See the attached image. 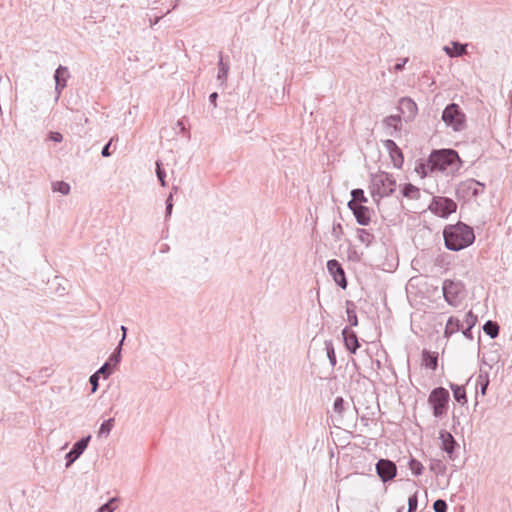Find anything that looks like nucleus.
<instances>
[{
    "label": "nucleus",
    "instance_id": "1",
    "mask_svg": "<svg viewBox=\"0 0 512 512\" xmlns=\"http://www.w3.org/2000/svg\"><path fill=\"white\" fill-rule=\"evenodd\" d=\"M445 247L451 251H460L475 241L474 230L463 222L447 225L443 230Z\"/></svg>",
    "mask_w": 512,
    "mask_h": 512
},
{
    "label": "nucleus",
    "instance_id": "2",
    "mask_svg": "<svg viewBox=\"0 0 512 512\" xmlns=\"http://www.w3.org/2000/svg\"><path fill=\"white\" fill-rule=\"evenodd\" d=\"M462 162L458 153L453 149L434 150L428 159V166L431 170L455 171Z\"/></svg>",
    "mask_w": 512,
    "mask_h": 512
},
{
    "label": "nucleus",
    "instance_id": "3",
    "mask_svg": "<svg viewBox=\"0 0 512 512\" xmlns=\"http://www.w3.org/2000/svg\"><path fill=\"white\" fill-rule=\"evenodd\" d=\"M396 190L395 178L386 172H378L371 175L370 192L375 202L381 198L390 196Z\"/></svg>",
    "mask_w": 512,
    "mask_h": 512
},
{
    "label": "nucleus",
    "instance_id": "4",
    "mask_svg": "<svg viewBox=\"0 0 512 512\" xmlns=\"http://www.w3.org/2000/svg\"><path fill=\"white\" fill-rule=\"evenodd\" d=\"M450 394L444 387L434 388L428 396V404L435 418H442L448 412Z\"/></svg>",
    "mask_w": 512,
    "mask_h": 512
},
{
    "label": "nucleus",
    "instance_id": "5",
    "mask_svg": "<svg viewBox=\"0 0 512 512\" xmlns=\"http://www.w3.org/2000/svg\"><path fill=\"white\" fill-rule=\"evenodd\" d=\"M441 118L448 127L456 132L466 128V115L456 103L448 104L443 110Z\"/></svg>",
    "mask_w": 512,
    "mask_h": 512
},
{
    "label": "nucleus",
    "instance_id": "6",
    "mask_svg": "<svg viewBox=\"0 0 512 512\" xmlns=\"http://www.w3.org/2000/svg\"><path fill=\"white\" fill-rule=\"evenodd\" d=\"M485 184L475 179H466L461 181L456 188V196L464 201L476 198L484 192Z\"/></svg>",
    "mask_w": 512,
    "mask_h": 512
},
{
    "label": "nucleus",
    "instance_id": "7",
    "mask_svg": "<svg viewBox=\"0 0 512 512\" xmlns=\"http://www.w3.org/2000/svg\"><path fill=\"white\" fill-rule=\"evenodd\" d=\"M428 208L435 215L447 218L456 211L457 204L448 197L435 196Z\"/></svg>",
    "mask_w": 512,
    "mask_h": 512
},
{
    "label": "nucleus",
    "instance_id": "8",
    "mask_svg": "<svg viewBox=\"0 0 512 512\" xmlns=\"http://www.w3.org/2000/svg\"><path fill=\"white\" fill-rule=\"evenodd\" d=\"M463 288L464 286L460 281L446 279L442 286L445 301L451 306H457L460 302V294Z\"/></svg>",
    "mask_w": 512,
    "mask_h": 512
},
{
    "label": "nucleus",
    "instance_id": "9",
    "mask_svg": "<svg viewBox=\"0 0 512 512\" xmlns=\"http://www.w3.org/2000/svg\"><path fill=\"white\" fill-rule=\"evenodd\" d=\"M327 269L335 283L342 289H346L348 281L342 264L336 259H331L327 261Z\"/></svg>",
    "mask_w": 512,
    "mask_h": 512
},
{
    "label": "nucleus",
    "instance_id": "10",
    "mask_svg": "<svg viewBox=\"0 0 512 512\" xmlns=\"http://www.w3.org/2000/svg\"><path fill=\"white\" fill-rule=\"evenodd\" d=\"M90 440L91 435H88L86 437H82L73 444L71 450L65 455L66 468H69L83 454L88 447Z\"/></svg>",
    "mask_w": 512,
    "mask_h": 512
},
{
    "label": "nucleus",
    "instance_id": "11",
    "mask_svg": "<svg viewBox=\"0 0 512 512\" xmlns=\"http://www.w3.org/2000/svg\"><path fill=\"white\" fill-rule=\"evenodd\" d=\"M376 471L380 479L386 483L395 478L397 474V467L391 460L380 459L376 464Z\"/></svg>",
    "mask_w": 512,
    "mask_h": 512
},
{
    "label": "nucleus",
    "instance_id": "12",
    "mask_svg": "<svg viewBox=\"0 0 512 512\" xmlns=\"http://www.w3.org/2000/svg\"><path fill=\"white\" fill-rule=\"evenodd\" d=\"M348 208L352 211L356 222L361 226H367L371 222V214L373 211L365 205L355 204L353 201H349L347 204Z\"/></svg>",
    "mask_w": 512,
    "mask_h": 512
},
{
    "label": "nucleus",
    "instance_id": "13",
    "mask_svg": "<svg viewBox=\"0 0 512 512\" xmlns=\"http://www.w3.org/2000/svg\"><path fill=\"white\" fill-rule=\"evenodd\" d=\"M439 439L441 441V449L447 453L448 459L454 461L456 459L455 449L459 447L453 435L446 431L439 432Z\"/></svg>",
    "mask_w": 512,
    "mask_h": 512
},
{
    "label": "nucleus",
    "instance_id": "14",
    "mask_svg": "<svg viewBox=\"0 0 512 512\" xmlns=\"http://www.w3.org/2000/svg\"><path fill=\"white\" fill-rule=\"evenodd\" d=\"M69 77V70L66 66L59 65L56 68L54 73L56 100L59 99L62 90L66 87Z\"/></svg>",
    "mask_w": 512,
    "mask_h": 512
},
{
    "label": "nucleus",
    "instance_id": "15",
    "mask_svg": "<svg viewBox=\"0 0 512 512\" xmlns=\"http://www.w3.org/2000/svg\"><path fill=\"white\" fill-rule=\"evenodd\" d=\"M342 337L346 349L351 354H355L360 347L357 334L350 327H344L342 330Z\"/></svg>",
    "mask_w": 512,
    "mask_h": 512
},
{
    "label": "nucleus",
    "instance_id": "16",
    "mask_svg": "<svg viewBox=\"0 0 512 512\" xmlns=\"http://www.w3.org/2000/svg\"><path fill=\"white\" fill-rule=\"evenodd\" d=\"M383 124L388 130L390 136H396L401 131L402 121L400 115H390L384 118Z\"/></svg>",
    "mask_w": 512,
    "mask_h": 512
},
{
    "label": "nucleus",
    "instance_id": "17",
    "mask_svg": "<svg viewBox=\"0 0 512 512\" xmlns=\"http://www.w3.org/2000/svg\"><path fill=\"white\" fill-rule=\"evenodd\" d=\"M229 69V63L224 61L222 52H219L217 80L220 82L221 86H225L226 84Z\"/></svg>",
    "mask_w": 512,
    "mask_h": 512
},
{
    "label": "nucleus",
    "instance_id": "18",
    "mask_svg": "<svg viewBox=\"0 0 512 512\" xmlns=\"http://www.w3.org/2000/svg\"><path fill=\"white\" fill-rule=\"evenodd\" d=\"M399 109L403 114L408 113L409 118L414 117L417 113L416 103L408 97H403L400 99Z\"/></svg>",
    "mask_w": 512,
    "mask_h": 512
},
{
    "label": "nucleus",
    "instance_id": "19",
    "mask_svg": "<svg viewBox=\"0 0 512 512\" xmlns=\"http://www.w3.org/2000/svg\"><path fill=\"white\" fill-rule=\"evenodd\" d=\"M461 328V321L458 318L451 316L447 320L446 327L444 330V336L449 338L451 335L458 332Z\"/></svg>",
    "mask_w": 512,
    "mask_h": 512
},
{
    "label": "nucleus",
    "instance_id": "20",
    "mask_svg": "<svg viewBox=\"0 0 512 512\" xmlns=\"http://www.w3.org/2000/svg\"><path fill=\"white\" fill-rule=\"evenodd\" d=\"M449 387L453 392L454 399L461 405L467 404L466 390L464 386H460L454 383H450Z\"/></svg>",
    "mask_w": 512,
    "mask_h": 512
},
{
    "label": "nucleus",
    "instance_id": "21",
    "mask_svg": "<svg viewBox=\"0 0 512 512\" xmlns=\"http://www.w3.org/2000/svg\"><path fill=\"white\" fill-rule=\"evenodd\" d=\"M356 234L357 239L366 247L370 246L375 240V236L368 229L358 228Z\"/></svg>",
    "mask_w": 512,
    "mask_h": 512
},
{
    "label": "nucleus",
    "instance_id": "22",
    "mask_svg": "<svg viewBox=\"0 0 512 512\" xmlns=\"http://www.w3.org/2000/svg\"><path fill=\"white\" fill-rule=\"evenodd\" d=\"M346 314H347V321L349 322L351 327L358 326V317L356 314V306L354 302L348 300L346 301Z\"/></svg>",
    "mask_w": 512,
    "mask_h": 512
},
{
    "label": "nucleus",
    "instance_id": "23",
    "mask_svg": "<svg viewBox=\"0 0 512 512\" xmlns=\"http://www.w3.org/2000/svg\"><path fill=\"white\" fill-rule=\"evenodd\" d=\"M483 331L486 335H488L491 339H495L499 335L500 326L497 322L488 320L483 325Z\"/></svg>",
    "mask_w": 512,
    "mask_h": 512
},
{
    "label": "nucleus",
    "instance_id": "24",
    "mask_svg": "<svg viewBox=\"0 0 512 512\" xmlns=\"http://www.w3.org/2000/svg\"><path fill=\"white\" fill-rule=\"evenodd\" d=\"M429 469L436 476H443L446 473L447 467L442 460L431 459L429 463Z\"/></svg>",
    "mask_w": 512,
    "mask_h": 512
},
{
    "label": "nucleus",
    "instance_id": "25",
    "mask_svg": "<svg viewBox=\"0 0 512 512\" xmlns=\"http://www.w3.org/2000/svg\"><path fill=\"white\" fill-rule=\"evenodd\" d=\"M401 194L408 199H418L420 197V190L411 183H407L402 187Z\"/></svg>",
    "mask_w": 512,
    "mask_h": 512
},
{
    "label": "nucleus",
    "instance_id": "26",
    "mask_svg": "<svg viewBox=\"0 0 512 512\" xmlns=\"http://www.w3.org/2000/svg\"><path fill=\"white\" fill-rule=\"evenodd\" d=\"M466 46L467 45H463L459 42H453L452 49L449 48L448 46H445L444 51L450 57H459L466 53Z\"/></svg>",
    "mask_w": 512,
    "mask_h": 512
},
{
    "label": "nucleus",
    "instance_id": "27",
    "mask_svg": "<svg viewBox=\"0 0 512 512\" xmlns=\"http://www.w3.org/2000/svg\"><path fill=\"white\" fill-rule=\"evenodd\" d=\"M423 362L426 367L435 370L437 368L438 357L435 354L430 353L427 350H424L422 353Z\"/></svg>",
    "mask_w": 512,
    "mask_h": 512
},
{
    "label": "nucleus",
    "instance_id": "28",
    "mask_svg": "<svg viewBox=\"0 0 512 512\" xmlns=\"http://www.w3.org/2000/svg\"><path fill=\"white\" fill-rule=\"evenodd\" d=\"M325 344V350L327 353V357L329 359V363L332 367H335L337 364V359L335 355V349L332 340H326L324 342Z\"/></svg>",
    "mask_w": 512,
    "mask_h": 512
},
{
    "label": "nucleus",
    "instance_id": "29",
    "mask_svg": "<svg viewBox=\"0 0 512 512\" xmlns=\"http://www.w3.org/2000/svg\"><path fill=\"white\" fill-rule=\"evenodd\" d=\"M352 199L350 201L355 202V204L358 205H364L368 201L367 197L364 194V191L362 189H353L351 191Z\"/></svg>",
    "mask_w": 512,
    "mask_h": 512
},
{
    "label": "nucleus",
    "instance_id": "30",
    "mask_svg": "<svg viewBox=\"0 0 512 512\" xmlns=\"http://www.w3.org/2000/svg\"><path fill=\"white\" fill-rule=\"evenodd\" d=\"M409 469L411 470L412 474L415 476H420L423 473L424 466L420 461H418L415 458H410L408 462Z\"/></svg>",
    "mask_w": 512,
    "mask_h": 512
},
{
    "label": "nucleus",
    "instance_id": "31",
    "mask_svg": "<svg viewBox=\"0 0 512 512\" xmlns=\"http://www.w3.org/2000/svg\"><path fill=\"white\" fill-rule=\"evenodd\" d=\"M121 352H122V346H120V344H118L107 361V362H110V365L112 367H116L120 363L121 358H122Z\"/></svg>",
    "mask_w": 512,
    "mask_h": 512
},
{
    "label": "nucleus",
    "instance_id": "32",
    "mask_svg": "<svg viewBox=\"0 0 512 512\" xmlns=\"http://www.w3.org/2000/svg\"><path fill=\"white\" fill-rule=\"evenodd\" d=\"M391 160L395 167L401 168L404 162L403 153L400 148L390 153Z\"/></svg>",
    "mask_w": 512,
    "mask_h": 512
},
{
    "label": "nucleus",
    "instance_id": "33",
    "mask_svg": "<svg viewBox=\"0 0 512 512\" xmlns=\"http://www.w3.org/2000/svg\"><path fill=\"white\" fill-rule=\"evenodd\" d=\"M156 176L161 186H166V172L161 161H156Z\"/></svg>",
    "mask_w": 512,
    "mask_h": 512
},
{
    "label": "nucleus",
    "instance_id": "34",
    "mask_svg": "<svg viewBox=\"0 0 512 512\" xmlns=\"http://www.w3.org/2000/svg\"><path fill=\"white\" fill-rule=\"evenodd\" d=\"M113 425H114V419L113 418H110L108 420H105L101 426H100V429H99V436H108L113 428Z\"/></svg>",
    "mask_w": 512,
    "mask_h": 512
},
{
    "label": "nucleus",
    "instance_id": "35",
    "mask_svg": "<svg viewBox=\"0 0 512 512\" xmlns=\"http://www.w3.org/2000/svg\"><path fill=\"white\" fill-rule=\"evenodd\" d=\"M176 191H177V187L173 186L172 187V192H170L169 196L166 199L165 220H167L171 216V214H172V210H173V192H176Z\"/></svg>",
    "mask_w": 512,
    "mask_h": 512
},
{
    "label": "nucleus",
    "instance_id": "36",
    "mask_svg": "<svg viewBox=\"0 0 512 512\" xmlns=\"http://www.w3.org/2000/svg\"><path fill=\"white\" fill-rule=\"evenodd\" d=\"M53 190L61 193L62 195H67L70 192V185L64 181H58L53 184Z\"/></svg>",
    "mask_w": 512,
    "mask_h": 512
},
{
    "label": "nucleus",
    "instance_id": "37",
    "mask_svg": "<svg viewBox=\"0 0 512 512\" xmlns=\"http://www.w3.org/2000/svg\"><path fill=\"white\" fill-rule=\"evenodd\" d=\"M112 372L113 367L110 365V362H105L95 373L98 376L103 375L104 378H107Z\"/></svg>",
    "mask_w": 512,
    "mask_h": 512
},
{
    "label": "nucleus",
    "instance_id": "38",
    "mask_svg": "<svg viewBox=\"0 0 512 512\" xmlns=\"http://www.w3.org/2000/svg\"><path fill=\"white\" fill-rule=\"evenodd\" d=\"M345 401L342 397H337L333 404V411L342 417Z\"/></svg>",
    "mask_w": 512,
    "mask_h": 512
},
{
    "label": "nucleus",
    "instance_id": "39",
    "mask_svg": "<svg viewBox=\"0 0 512 512\" xmlns=\"http://www.w3.org/2000/svg\"><path fill=\"white\" fill-rule=\"evenodd\" d=\"M478 322V317L471 310L465 315L464 323L467 327L473 328Z\"/></svg>",
    "mask_w": 512,
    "mask_h": 512
},
{
    "label": "nucleus",
    "instance_id": "40",
    "mask_svg": "<svg viewBox=\"0 0 512 512\" xmlns=\"http://www.w3.org/2000/svg\"><path fill=\"white\" fill-rule=\"evenodd\" d=\"M418 507V492L416 491L413 495L408 498V511L414 512Z\"/></svg>",
    "mask_w": 512,
    "mask_h": 512
},
{
    "label": "nucleus",
    "instance_id": "41",
    "mask_svg": "<svg viewBox=\"0 0 512 512\" xmlns=\"http://www.w3.org/2000/svg\"><path fill=\"white\" fill-rule=\"evenodd\" d=\"M335 241H340L343 236V227L340 223H334L331 231Z\"/></svg>",
    "mask_w": 512,
    "mask_h": 512
},
{
    "label": "nucleus",
    "instance_id": "42",
    "mask_svg": "<svg viewBox=\"0 0 512 512\" xmlns=\"http://www.w3.org/2000/svg\"><path fill=\"white\" fill-rule=\"evenodd\" d=\"M433 509L435 512H447L448 510V505L446 503L445 500L443 499H437L434 503H433Z\"/></svg>",
    "mask_w": 512,
    "mask_h": 512
},
{
    "label": "nucleus",
    "instance_id": "43",
    "mask_svg": "<svg viewBox=\"0 0 512 512\" xmlns=\"http://www.w3.org/2000/svg\"><path fill=\"white\" fill-rule=\"evenodd\" d=\"M116 501V498H111L107 503L100 506L97 512H113L115 510L114 502Z\"/></svg>",
    "mask_w": 512,
    "mask_h": 512
},
{
    "label": "nucleus",
    "instance_id": "44",
    "mask_svg": "<svg viewBox=\"0 0 512 512\" xmlns=\"http://www.w3.org/2000/svg\"><path fill=\"white\" fill-rule=\"evenodd\" d=\"M99 378L100 376H98L96 373L92 374L89 378V382L92 386V393L96 392V390L98 389Z\"/></svg>",
    "mask_w": 512,
    "mask_h": 512
},
{
    "label": "nucleus",
    "instance_id": "45",
    "mask_svg": "<svg viewBox=\"0 0 512 512\" xmlns=\"http://www.w3.org/2000/svg\"><path fill=\"white\" fill-rule=\"evenodd\" d=\"M408 61H409V58H408V57L403 58V59H400V60H399V62H397V63L394 65V67H393L394 71H395V72H400V71H402V70L404 69V67H405V65H406V63H407Z\"/></svg>",
    "mask_w": 512,
    "mask_h": 512
},
{
    "label": "nucleus",
    "instance_id": "46",
    "mask_svg": "<svg viewBox=\"0 0 512 512\" xmlns=\"http://www.w3.org/2000/svg\"><path fill=\"white\" fill-rule=\"evenodd\" d=\"M384 146L386 147V149L389 151V154L391 152H393L394 150L398 149L399 147L396 145V143L391 140V139H387L384 141Z\"/></svg>",
    "mask_w": 512,
    "mask_h": 512
},
{
    "label": "nucleus",
    "instance_id": "47",
    "mask_svg": "<svg viewBox=\"0 0 512 512\" xmlns=\"http://www.w3.org/2000/svg\"><path fill=\"white\" fill-rule=\"evenodd\" d=\"M48 138H49V140H51L53 142H57V143H59L63 140V136L59 132H50Z\"/></svg>",
    "mask_w": 512,
    "mask_h": 512
},
{
    "label": "nucleus",
    "instance_id": "48",
    "mask_svg": "<svg viewBox=\"0 0 512 512\" xmlns=\"http://www.w3.org/2000/svg\"><path fill=\"white\" fill-rule=\"evenodd\" d=\"M113 139H111L103 148H102V151H101V155L102 157H109L111 155V152H110V146H111V143H112Z\"/></svg>",
    "mask_w": 512,
    "mask_h": 512
},
{
    "label": "nucleus",
    "instance_id": "49",
    "mask_svg": "<svg viewBox=\"0 0 512 512\" xmlns=\"http://www.w3.org/2000/svg\"><path fill=\"white\" fill-rule=\"evenodd\" d=\"M484 383L480 384V392L482 395H486V391L489 385V376H484Z\"/></svg>",
    "mask_w": 512,
    "mask_h": 512
},
{
    "label": "nucleus",
    "instance_id": "50",
    "mask_svg": "<svg viewBox=\"0 0 512 512\" xmlns=\"http://www.w3.org/2000/svg\"><path fill=\"white\" fill-rule=\"evenodd\" d=\"M120 330H121V332H122V338H121V340L119 341V343H118V344H120V346H123L124 341H125V339H126V335H127V330H128V329H127V327H126V326L122 325V326L120 327Z\"/></svg>",
    "mask_w": 512,
    "mask_h": 512
},
{
    "label": "nucleus",
    "instance_id": "51",
    "mask_svg": "<svg viewBox=\"0 0 512 512\" xmlns=\"http://www.w3.org/2000/svg\"><path fill=\"white\" fill-rule=\"evenodd\" d=\"M217 98H218V93L217 92H213L209 95V101L210 103L216 107L217 106Z\"/></svg>",
    "mask_w": 512,
    "mask_h": 512
},
{
    "label": "nucleus",
    "instance_id": "52",
    "mask_svg": "<svg viewBox=\"0 0 512 512\" xmlns=\"http://www.w3.org/2000/svg\"><path fill=\"white\" fill-rule=\"evenodd\" d=\"M471 330L472 328L469 327H466V329L462 330L463 335L469 340H473V334Z\"/></svg>",
    "mask_w": 512,
    "mask_h": 512
},
{
    "label": "nucleus",
    "instance_id": "53",
    "mask_svg": "<svg viewBox=\"0 0 512 512\" xmlns=\"http://www.w3.org/2000/svg\"><path fill=\"white\" fill-rule=\"evenodd\" d=\"M425 169H426V165L420 164L418 167H416V172L422 173L423 176H425L426 175Z\"/></svg>",
    "mask_w": 512,
    "mask_h": 512
},
{
    "label": "nucleus",
    "instance_id": "54",
    "mask_svg": "<svg viewBox=\"0 0 512 512\" xmlns=\"http://www.w3.org/2000/svg\"><path fill=\"white\" fill-rule=\"evenodd\" d=\"M484 376H489L488 373H480L477 377V384H482L484 383Z\"/></svg>",
    "mask_w": 512,
    "mask_h": 512
},
{
    "label": "nucleus",
    "instance_id": "55",
    "mask_svg": "<svg viewBox=\"0 0 512 512\" xmlns=\"http://www.w3.org/2000/svg\"><path fill=\"white\" fill-rule=\"evenodd\" d=\"M176 126L179 127L181 132H183V133L185 132V125L182 120H178L176 123Z\"/></svg>",
    "mask_w": 512,
    "mask_h": 512
},
{
    "label": "nucleus",
    "instance_id": "56",
    "mask_svg": "<svg viewBox=\"0 0 512 512\" xmlns=\"http://www.w3.org/2000/svg\"><path fill=\"white\" fill-rule=\"evenodd\" d=\"M159 20H160L159 18H156V19L152 20L151 21V26L157 24L159 22Z\"/></svg>",
    "mask_w": 512,
    "mask_h": 512
},
{
    "label": "nucleus",
    "instance_id": "57",
    "mask_svg": "<svg viewBox=\"0 0 512 512\" xmlns=\"http://www.w3.org/2000/svg\"><path fill=\"white\" fill-rule=\"evenodd\" d=\"M169 250V246L168 245H164V248L161 249V252H166Z\"/></svg>",
    "mask_w": 512,
    "mask_h": 512
},
{
    "label": "nucleus",
    "instance_id": "58",
    "mask_svg": "<svg viewBox=\"0 0 512 512\" xmlns=\"http://www.w3.org/2000/svg\"><path fill=\"white\" fill-rule=\"evenodd\" d=\"M404 510V507H401L400 509H398L397 512H402Z\"/></svg>",
    "mask_w": 512,
    "mask_h": 512
}]
</instances>
